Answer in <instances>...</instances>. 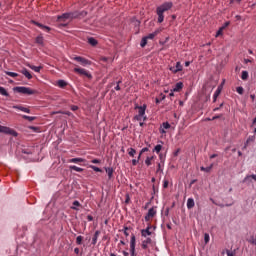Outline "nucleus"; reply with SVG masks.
I'll use <instances>...</instances> for the list:
<instances>
[{
    "mask_svg": "<svg viewBox=\"0 0 256 256\" xmlns=\"http://www.w3.org/2000/svg\"><path fill=\"white\" fill-rule=\"evenodd\" d=\"M13 91H15V93H21L22 95H33L35 93L31 88L23 86L14 87Z\"/></svg>",
    "mask_w": 256,
    "mask_h": 256,
    "instance_id": "1",
    "label": "nucleus"
},
{
    "mask_svg": "<svg viewBox=\"0 0 256 256\" xmlns=\"http://www.w3.org/2000/svg\"><path fill=\"white\" fill-rule=\"evenodd\" d=\"M79 15L77 13H64L57 17L58 21H67V19H77Z\"/></svg>",
    "mask_w": 256,
    "mask_h": 256,
    "instance_id": "2",
    "label": "nucleus"
},
{
    "mask_svg": "<svg viewBox=\"0 0 256 256\" xmlns=\"http://www.w3.org/2000/svg\"><path fill=\"white\" fill-rule=\"evenodd\" d=\"M0 133H4L5 135H13V137H17V132L12 130L7 126L0 125Z\"/></svg>",
    "mask_w": 256,
    "mask_h": 256,
    "instance_id": "3",
    "label": "nucleus"
},
{
    "mask_svg": "<svg viewBox=\"0 0 256 256\" xmlns=\"http://www.w3.org/2000/svg\"><path fill=\"white\" fill-rule=\"evenodd\" d=\"M75 73H78V75H84V77H87L88 79H91L93 77L89 71L83 69V68H74Z\"/></svg>",
    "mask_w": 256,
    "mask_h": 256,
    "instance_id": "4",
    "label": "nucleus"
},
{
    "mask_svg": "<svg viewBox=\"0 0 256 256\" xmlns=\"http://www.w3.org/2000/svg\"><path fill=\"white\" fill-rule=\"evenodd\" d=\"M171 7H173V2H165L164 4L158 6L157 9L165 13V11H169Z\"/></svg>",
    "mask_w": 256,
    "mask_h": 256,
    "instance_id": "5",
    "label": "nucleus"
},
{
    "mask_svg": "<svg viewBox=\"0 0 256 256\" xmlns=\"http://www.w3.org/2000/svg\"><path fill=\"white\" fill-rule=\"evenodd\" d=\"M155 215H157V210H155V208H150L145 216V221H150Z\"/></svg>",
    "mask_w": 256,
    "mask_h": 256,
    "instance_id": "6",
    "label": "nucleus"
},
{
    "mask_svg": "<svg viewBox=\"0 0 256 256\" xmlns=\"http://www.w3.org/2000/svg\"><path fill=\"white\" fill-rule=\"evenodd\" d=\"M169 69L172 73H179V71H183V66L181 62H177L176 66H171Z\"/></svg>",
    "mask_w": 256,
    "mask_h": 256,
    "instance_id": "7",
    "label": "nucleus"
},
{
    "mask_svg": "<svg viewBox=\"0 0 256 256\" xmlns=\"http://www.w3.org/2000/svg\"><path fill=\"white\" fill-rule=\"evenodd\" d=\"M130 253L132 256H135V235L131 236L130 240Z\"/></svg>",
    "mask_w": 256,
    "mask_h": 256,
    "instance_id": "8",
    "label": "nucleus"
},
{
    "mask_svg": "<svg viewBox=\"0 0 256 256\" xmlns=\"http://www.w3.org/2000/svg\"><path fill=\"white\" fill-rule=\"evenodd\" d=\"M74 61H78V63H81L85 67V65H89V60L81 57V56H76L74 57Z\"/></svg>",
    "mask_w": 256,
    "mask_h": 256,
    "instance_id": "9",
    "label": "nucleus"
},
{
    "mask_svg": "<svg viewBox=\"0 0 256 256\" xmlns=\"http://www.w3.org/2000/svg\"><path fill=\"white\" fill-rule=\"evenodd\" d=\"M156 13L158 15V23H163L165 16L163 15V13L161 10H159V8L156 9Z\"/></svg>",
    "mask_w": 256,
    "mask_h": 256,
    "instance_id": "10",
    "label": "nucleus"
},
{
    "mask_svg": "<svg viewBox=\"0 0 256 256\" xmlns=\"http://www.w3.org/2000/svg\"><path fill=\"white\" fill-rule=\"evenodd\" d=\"M159 33H161L160 29H157L155 32L148 34L147 36H145L146 39H155V37H157V35H159Z\"/></svg>",
    "mask_w": 256,
    "mask_h": 256,
    "instance_id": "11",
    "label": "nucleus"
},
{
    "mask_svg": "<svg viewBox=\"0 0 256 256\" xmlns=\"http://www.w3.org/2000/svg\"><path fill=\"white\" fill-rule=\"evenodd\" d=\"M22 75L25 76L26 79H33V76L31 75V73L29 72L28 69L24 68L21 70Z\"/></svg>",
    "mask_w": 256,
    "mask_h": 256,
    "instance_id": "12",
    "label": "nucleus"
},
{
    "mask_svg": "<svg viewBox=\"0 0 256 256\" xmlns=\"http://www.w3.org/2000/svg\"><path fill=\"white\" fill-rule=\"evenodd\" d=\"M181 89H183V84H182V82H178L175 84L172 91H174V93H177V92L181 91Z\"/></svg>",
    "mask_w": 256,
    "mask_h": 256,
    "instance_id": "13",
    "label": "nucleus"
},
{
    "mask_svg": "<svg viewBox=\"0 0 256 256\" xmlns=\"http://www.w3.org/2000/svg\"><path fill=\"white\" fill-rule=\"evenodd\" d=\"M138 115L145 117V109H147V106H138Z\"/></svg>",
    "mask_w": 256,
    "mask_h": 256,
    "instance_id": "14",
    "label": "nucleus"
},
{
    "mask_svg": "<svg viewBox=\"0 0 256 256\" xmlns=\"http://www.w3.org/2000/svg\"><path fill=\"white\" fill-rule=\"evenodd\" d=\"M105 171L108 175V178L113 179V173H114L115 170L111 167H107V168H105Z\"/></svg>",
    "mask_w": 256,
    "mask_h": 256,
    "instance_id": "15",
    "label": "nucleus"
},
{
    "mask_svg": "<svg viewBox=\"0 0 256 256\" xmlns=\"http://www.w3.org/2000/svg\"><path fill=\"white\" fill-rule=\"evenodd\" d=\"M151 238H146L144 241H142V248L147 249L148 245H151Z\"/></svg>",
    "mask_w": 256,
    "mask_h": 256,
    "instance_id": "16",
    "label": "nucleus"
},
{
    "mask_svg": "<svg viewBox=\"0 0 256 256\" xmlns=\"http://www.w3.org/2000/svg\"><path fill=\"white\" fill-rule=\"evenodd\" d=\"M195 207V200L193 198H189L187 200V208L188 209H193Z\"/></svg>",
    "mask_w": 256,
    "mask_h": 256,
    "instance_id": "17",
    "label": "nucleus"
},
{
    "mask_svg": "<svg viewBox=\"0 0 256 256\" xmlns=\"http://www.w3.org/2000/svg\"><path fill=\"white\" fill-rule=\"evenodd\" d=\"M85 159L83 158H72L70 160H68V163H84Z\"/></svg>",
    "mask_w": 256,
    "mask_h": 256,
    "instance_id": "18",
    "label": "nucleus"
},
{
    "mask_svg": "<svg viewBox=\"0 0 256 256\" xmlns=\"http://www.w3.org/2000/svg\"><path fill=\"white\" fill-rule=\"evenodd\" d=\"M253 141H255V136H249L244 144L243 149H247V146L249 145V143H253Z\"/></svg>",
    "mask_w": 256,
    "mask_h": 256,
    "instance_id": "19",
    "label": "nucleus"
},
{
    "mask_svg": "<svg viewBox=\"0 0 256 256\" xmlns=\"http://www.w3.org/2000/svg\"><path fill=\"white\" fill-rule=\"evenodd\" d=\"M101 234V232L96 231L93 238H92V245H97V239H99V235Z\"/></svg>",
    "mask_w": 256,
    "mask_h": 256,
    "instance_id": "20",
    "label": "nucleus"
},
{
    "mask_svg": "<svg viewBox=\"0 0 256 256\" xmlns=\"http://www.w3.org/2000/svg\"><path fill=\"white\" fill-rule=\"evenodd\" d=\"M70 171H76L77 173H83V168H79L75 165L69 166Z\"/></svg>",
    "mask_w": 256,
    "mask_h": 256,
    "instance_id": "21",
    "label": "nucleus"
},
{
    "mask_svg": "<svg viewBox=\"0 0 256 256\" xmlns=\"http://www.w3.org/2000/svg\"><path fill=\"white\" fill-rule=\"evenodd\" d=\"M141 235H142V237H149V235H151V231L149 230V227L146 229H143L141 231Z\"/></svg>",
    "mask_w": 256,
    "mask_h": 256,
    "instance_id": "22",
    "label": "nucleus"
},
{
    "mask_svg": "<svg viewBox=\"0 0 256 256\" xmlns=\"http://www.w3.org/2000/svg\"><path fill=\"white\" fill-rule=\"evenodd\" d=\"M211 169H213V164H211L208 167H203V166L200 167V171H205V173H210Z\"/></svg>",
    "mask_w": 256,
    "mask_h": 256,
    "instance_id": "23",
    "label": "nucleus"
},
{
    "mask_svg": "<svg viewBox=\"0 0 256 256\" xmlns=\"http://www.w3.org/2000/svg\"><path fill=\"white\" fill-rule=\"evenodd\" d=\"M77 207H81V203H79V201L75 200L73 202V206L71 207V209H73L74 211H79V208Z\"/></svg>",
    "mask_w": 256,
    "mask_h": 256,
    "instance_id": "24",
    "label": "nucleus"
},
{
    "mask_svg": "<svg viewBox=\"0 0 256 256\" xmlns=\"http://www.w3.org/2000/svg\"><path fill=\"white\" fill-rule=\"evenodd\" d=\"M241 79L242 81H247L249 79V72L242 71Z\"/></svg>",
    "mask_w": 256,
    "mask_h": 256,
    "instance_id": "25",
    "label": "nucleus"
},
{
    "mask_svg": "<svg viewBox=\"0 0 256 256\" xmlns=\"http://www.w3.org/2000/svg\"><path fill=\"white\" fill-rule=\"evenodd\" d=\"M15 109H19L20 111H23L24 113H31V110H29L26 107H22V106H15Z\"/></svg>",
    "mask_w": 256,
    "mask_h": 256,
    "instance_id": "26",
    "label": "nucleus"
},
{
    "mask_svg": "<svg viewBox=\"0 0 256 256\" xmlns=\"http://www.w3.org/2000/svg\"><path fill=\"white\" fill-rule=\"evenodd\" d=\"M88 43L92 45V47H95L97 45V40L93 37L88 38Z\"/></svg>",
    "mask_w": 256,
    "mask_h": 256,
    "instance_id": "27",
    "label": "nucleus"
},
{
    "mask_svg": "<svg viewBox=\"0 0 256 256\" xmlns=\"http://www.w3.org/2000/svg\"><path fill=\"white\" fill-rule=\"evenodd\" d=\"M0 95H3L4 97H9V93L7 90L0 86Z\"/></svg>",
    "mask_w": 256,
    "mask_h": 256,
    "instance_id": "28",
    "label": "nucleus"
},
{
    "mask_svg": "<svg viewBox=\"0 0 256 256\" xmlns=\"http://www.w3.org/2000/svg\"><path fill=\"white\" fill-rule=\"evenodd\" d=\"M28 67H30L32 71H35V73H39V71H41V66L29 65Z\"/></svg>",
    "mask_w": 256,
    "mask_h": 256,
    "instance_id": "29",
    "label": "nucleus"
},
{
    "mask_svg": "<svg viewBox=\"0 0 256 256\" xmlns=\"http://www.w3.org/2000/svg\"><path fill=\"white\" fill-rule=\"evenodd\" d=\"M36 25L40 27V29H44V31H51V28H49V26H45L41 23H36Z\"/></svg>",
    "mask_w": 256,
    "mask_h": 256,
    "instance_id": "30",
    "label": "nucleus"
},
{
    "mask_svg": "<svg viewBox=\"0 0 256 256\" xmlns=\"http://www.w3.org/2000/svg\"><path fill=\"white\" fill-rule=\"evenodd\" d=\"M137 151L133 148H129L128 149V155H130V157H135Z\"/></svg>",
    "mask_w": 256,
    "mask_h": 256,
    "instance_id": "31",
    "label": "nucleus"
},
{
    "mask_svg": "<svg viewBox=\"0 0 256 256\" xmlns=\"http://www.w3.org/2000/svg\"><path fill=\"white\" fill-rule=\"evenodd\" d=\"M135 119H136V121H147V116H141V115H136L135 116Z\"/></svg>",
    "mask_w": 256,
    "mask_h": 256,
    "instance_id": "32",
    "label": "nucleus"
},
{
    "mask_svg": "<svg viewBox=\"0 0 256 256\" xmlns=\"http://www.w3.org/2000/svg\"><path fill=\"white\" fill-rule=\"evenodd\" d=\"M23 119H26L27 121H35L36 117L35 116H27V115H23L22 116Z\"/></svg>",
    "mask_w": 256,
    "mask_h": 256,
    "instance_id": "33",
    "label": "nucleus"
},
{
    "mask_svg": "<svg viewBox=\"0 0 256 256\" xmlns=\"http://www.w3.org/2000/svg\"><path fill=\"white\" fill-rule=\"evenodd\" d=\"M221 94V89H217L213 95V99L214 101H217V97H219V95Z\"/></svg>",
    "mask_w": 256,
    "mask_h": 256,
    "instance_id": "34",
    "label": "nucleus"
},
{
    "mask_svg": "<svg viewBox=\"0 0 256 256\" xmlns=\"http://www.w3.org/2000/svg\"><path fill=\"white\" fill-rule=\"evenodd\" d=\"M210 236H209V233H205L204 234V243H205V245H207V243H209V241H210Z\"/></svg>",
    "mask_w": 256,
    "mask_h": 256,
    "instance_id": "35",
    "label": "nucleus"
},
{
    "mask_svg": "<svg viewBox=\"0 0 256 256\" xmlns=\"http://www.w3.org/2000/svg\"><path fill=\"white\" fill-rule=\"evenodd\" d=\"M58 86H60L61 88L67 87V82H65V80H59L58 81Z\"/></svg>",
    "mask_w": 256,
    "mask_h": 256,
    "instance_id": "36",
    "label": "nucleus"
},
{
    "mask_svg": "<svg viewBox=\"0 0 256 256\" xmlns=\"http://www.w3.org/2000/svg\"><path fill=\"white\" fill-rule=\"evenodd\" d=\"M36 43H38V45H43V36H38L36 38Z\"/></svg>",
    "mask_w": 256,
    "mask_h": 256,
    "instance_id": "37",
    "label": "nucleus"
},
{
    "mask_svg": "<svg viewBox=\"0 0 256 256\" xmlns=\"http://www.w3.org/2000/svg\"><path fill=\"white\" fill-rule=\"evenodd\" d=\"M90 169H93V171H96V173H101V168H99V167H97V166H93V165H91L90 166Z\"/></svg>",
    "mask_w": 256,
    "mask_h": 256,
    "instance_id": "38",
    "label": "nucleus"
},
{
    "mask_svg": "<svg viewBox=\"0 0 256 256\" xmlns=\"http://www.w3.org/2000/svg\"><path fill=\"white\" fill-rule=\"evenodd\" d=\"M76 243L77 245H81V243H83V236H77Z\"/></svg>",
    "mask_w": 256,
    "mask_h": 256,
    "instance_id": "39",
    "label": "nucleus"
},
{
    "mask_svg": "<svg viewBox=\"0 0 256 256\" xmlns=\"http://www.w3.org/2000/svg\"><path fill=\"white\" fill-rule=\"evenodd\" d=\"M243 183H251V175H247V176L243 179Z\"/></svg>",
    "mask_w": 256,
    "mask_h": 256,
    "instance_id": "40",
    "label": "nucleus"
},
{
    "mask_svg": "<svg viewBox=\"0 0 256 256\" xmlns=\"http://www.w3.org/2000/svg\"><path fill=\"white\" fill-rule=\"evenodd\" d=\"M151 161H153V157H147L145 160V164L149 167V165H151Z\"/></svg>",
    "mask_w": 256,
    "mask_h": 256,
    "instance_id": "41",
    "label": "nucleus"
},
{
    "mask_svg": "<svg viewBox=\"0 0 256 256\" xmlns=\"http://www.w3.org/2000/svg\"><path fill=\"white\" fill-rule=\"evenodd\" d=\"M162 147H163V146H161L160 144H158V145L155 146L154 151H155L156 153H160Z\"/></svg>",
    "mask_w": 256,
    "mask_h": 256,
    "instance_id": "42",
    "label": "nucleus"
},
{
    "mask_svg": "<svg viewBox=\"0 0 256 256\" xmlns=\"http://www.w3.org/2000/svg\"><path fill=\"white\" fill-rule=\"evenodd\" d=\"M6 75H9V77H19V74L15 72H6Z\"/></svg>",
    "mask_w": 256,
    "mask_h": 256,
    "instance_id": "43",
    "label": "nucleus"
},
{
    "mask_svg": "<svg viewBox=\"0 0 256 256\" xmlns=\"http://www.w3.org/2000/svg\"><path fill=\"white\" fill-rule=\"evenodd\" d=\"M236 91H237V93H238L239 95H243L244 89H243V87L239 86V87L236 88Z\"/></svg>",
    "mask_w": 256,
    "mask_h": 256,
    "instance_id": "44",
    "label": "nucleus"
},
{
    "mask_svg": "<svg viewBox=\"0 0 256 256\" xmlns=\"http://www.w3.org/2000/svg\"><path fill=\"white\" fill-rule=\"evenodd\" d=\"M162 126L164 129H171V124H169V122H164Z\"/></svg>",
    "mask_w": 256,
    "mask_h": 256,
    "instance_id": "45",
    "label": "nucleus"
},
{
    "mask_svg": "<svg viewBox=\"0 0 256 256\" xmlns=\"http://www.w3.org/2000/svg\"><path fill=\"white\" fill-rule=\"evenodd\" d=\"M145 45H147V39L144 37V38L141 40L140 46H141V47H145Z\"/></svg>",
    "mask_w": 256,
    "mask_h": 256,
    "instance_id": "46",
    "label": "nucleus"
},
{
    "mask_svg": "<svg viewBox=\"0 0 256 256\" xmlns=\"http://www.w3.org/2000/svg\"><path fill=\"white\" fill-rule=\"evenodd\" d=\"M149 151V148L145 147L140 151V155H143V153H147Z\"/></svg>",
    "mask_w": 256,
    "mask_h": 256,
    "instance_id": "47",
    "label": "nucleus"
},
{
    "mask_svg": "<svg viewBox=\"0 0 256 256\" xmlns=\"http://www.w3.org/2000/svg\"><path fill=\"white\" fill-rule=\"evenodd\" d=\"M163 187H164V189H167L169 187V181L164 180Z\"/></svg>",
    "mask_w": 256,
    "mask_h": 256,
    "instance_id": "48",
    "label": "nucleus"
},
{
    "mask_svg": "<svg viewBox=\"0 0 256 256\" xmlns=\"http://www.w3.org/2000/svg\"><path fill=\"white\" fill-rule=\"evenodd\" d=\"M63 115H68V117H73V113L66 111V112H62Z\"/></svg>",
    "mask_w": 256,
    "mask_h": 256,
    "instance_id": "49",
    "label": "nucleus"
},
{
    "mask_svg": "<svg viewBox=\"0 0 256 256\" xmlns=\"http://www.w3.org/2000/svg\"><path fill=\"white\" fill-rule=\"evenodd\" d=\"M119 83H121V81L117 82V85L115 87V91H121V87L119 86Z\"/></svg>",
    "mask_w": 256,
    "mask_h": 256,
    "instance_id": "50",
    "label": "nucleus"
},
{
    "mask_svg": "<svg viewBox=\"0 0 256 256\" xmlns=\"http://www.w3.org/2000/svg\"><path fill=\"white\" fill-rule=\"evenodd\" d=\"M226 253H227V256H235V252L227 250Z\"/></svg>",
    "mask_w": 256,
    "mask_h": 256,
    "instance_id": "51",
    "label": "nucleus"
},
{
    "mask_svg": "<svg viewBox=\"0 0 256 256\" xmlns=\"http://www.w3.org/2000/svg\"><path fill=\"white\" fill-rule=\"evenodd\" d=\"M128 229H129V228H127V227L124 228V235H125L126 237H129V232H127Z\"/></svg>",
    "mask_w": 256,
    "mask_h": 256,
    "instance_id": "52",
    "label": "nucleus"
},
{
    "mask_svg": "<svg viewBox=\"0 0 256 256\" xmlns=\"http://www.w3.org/2000/svg\"><path fill=\"white\" fill-rule=\"evenodd\" d=\"M222 33H223V29L220 28V29L218 30V32L216 33V37H219V35H221Z\"/></svg>",
    "mask_w": 256,
    "mask_h": 256,
    "instance_id": "53",
    "label": "nucleus"
},
{
    "mask_svg": "<svg viewBox=\"0 0 256 256\" xmlns=\"http://www.w3.org/2000/svg\"><path fill=\"white\" fill-rule=\"evenodd\" d=\"M92 163H94V164H99V163H101V160H99V159H93V160H92Z\"/></svg>",
    "mask_w": 256,
    "mask_h": 256,
    "instance_id": "54",
    "label": "nucleus"
},
{
    "mask_svg": "<svg viewBox=\"0 0 256 256\" xmlns=\"http://www.w3.org/2000/svg\"><path fill=\"white\" fill-rule=\"evenodd\" d=\"M138 163H139V160H136V159H133V160H132V165L135 166V165H137Z\"/></svg>",
    "mask_w": 256,
    "mask_h": 256,
    "instance_id": "55",
    "label": "nucleus"
},
{
    "mask_svg": "<svg viewBox=\"0 0 256 256\" xmlns=\"http://www.w3.org/2000/svg\"><path fill=\"white\" fill-rule=\"evenodd\" d=\"M226 27H229V22H226V23L221 27V29H226Z\"/></svg>",
    "mask_w": 256,
    "mask_h": 256,
    "instance_id": "56",
    "label": "nucleus"
},
{
    "mask_svg": "<svg viewBox=\"0 0 256 256\" xmlns=\"http://www.w3.org/2000/svg\"><path fill=\"white\" fill-rule=\"evenodd\" d=\"M77 109H79L78 106H71V110H72V111H77Z\"/></svg>",
    "mask_w": 256,
    "mask_h": 256,
    "instance_id": "57",
    "label": "nucleus"
},
{
    "mask_svg": "<svg viewBox=\"0 0 256 256\" xmlns=\"http://www.w3.org/2000/svg\"><path fill=\"white\" fill-rule=\"evenodd\" d=\"M87 219H88V221H93V216L88 215V216H87Z\"/></svg>",
    "mask_w": 256,
    "mask_h": 256,
    "instance_id": "58",
    "label": "nucleus"
},
{
    "mask_svg": "<svg viewBox=\"0 0 256 256\" xmlns=\"http://www.w3.org/2000/svg\"><path fill=\"white\" fill-rule=\"evenodd\" d=\"M74 253H76V255H79V248H75Z\"/></svg>",
    "mask_w": 256,
    "mask_h": 256,
    "instance_id": "59",
    "label": "nucleus"
},
{
    "mask_svg": "<svg viewBox=\"0 0 256 256\" xmlns=\"http://www.w3.org/2000/svg\"><path fill=\"white\" fill-rule=\"evenodd\" d=\"M23 153H25L26 155H29L31 153V151L23 150Z\"/></svg>",
    "mask_w": 256,
    "mask_h": 256,
    "instance_id": "60",
    "label": "nucleus"
},
{
    "mask_svg": "<svg viewBox=\"0 0 256 256\" xmlns=\"http://www.w3.org/2000/svg\"><path fill=\"white\" fill-rule=\"evenodd\" d=\"M244 63H251V59H244Z\"/></svg>",
    "mask_w": 256,
    "mask_h": 256,
    "instance_id": "61",
    "label": "nucleus"
},
{
    "mask_svg": "<svg viewBox=\"0 0 256 256\" xmlns=\"http://www.w3.org/2000/svg\"><path fill=\"white\" fill-rule=\"evenodd\" d=\"M250 97H251L252 101H255V94H251Z\"/></svg>",
    "mask_w": 256,
    "mask_h": 256,
    "instance_id": "62",
    "label": "nucleus"
},
{
    "mask_svg": "<svg viewBox=\"0 0 256 256\" xmlns=\"http://www.w3.org/2000/svg\"><path fill=\"white\" fill-rule=\"evenodd\" d=\"M215 157H217V154H212V155L210 156V159H215Z\"/></svg>",
    "mask_w": 256,
    "mask_h": 256,
    "instance_id": "63",
    "label": "nucleus"
},
{
    "mask_svg": "<svg viewBox=\"0 0 256 256\" xmlns=\"http://www.w3.org/2000/svg\"><path fill=\"white\" fill-rule=\"evenodd\" d=\"M253 125H256V118H254L253 121H252V126Z\"/></svg>",
    "mask_w": 256,
    "mask_h": 256,
    "instance_id": "64",
    "label": "nucleus"
}]
</instances>
